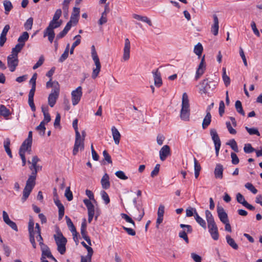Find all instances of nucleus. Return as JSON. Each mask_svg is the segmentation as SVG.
<instances>
[{"label":"nucleus","mask_w":262,"mask_h":262,"mask_svg":"<svg viewBox=\"0 0 262 262\" xmlns=\"http://www.w3.org/2000/svg\"><path fill=\"white\" fill-rule=\"evenodd\" d=\"M62 24V20L57 21L51 20L48 26L45 30L43 32V37H48V40L50 43H52L54 38H55V32L54 29L59 27Z\"/></svg>","instance_id":"2"},{"label":"nucleus","mask_w":262,"mask_h":262,"mask_svg":"<svg viewBox=\"0 0 262 262\" xmlns=\"http://www.w3.org/2000/svg\"><path fill=\"white\" fill-rule=\"evenodd\" d=\"M194 219L196 222L204 229H206V224L202 217H201L197 213L196 209H194Z\"/></svg>","instance_id":"27"},{"label":"nucleus","mask_w":262,"mask_h":262,"mask_svg":"<svg viewBox=\"0 0 262 262\" xmlns=\"http://www.w3.org/2000/svg\"><path fill=\"white\" fill-rule=\"evenodd\" d=\"M10 140L9 138H6L4 142V146L6 152L10 158H12V155L10 148Z\"/></svg>","instance_id":"29"},{"label":"nucleus","mask_w":262,"mask_h":262,"mask_svg":"<svg viewBox=\"0 0 262 262\" xmlns=\"http://www.w3.org/2000/svg\"><path fill=\"white\" fill-rule=\"evenodd\" d=\"M54 202L58 208V217L59 220H61L64 215V207L58 199V197L54 198Z\"/></svg>","instance_id":"16"},{"label":"nucleus","mask_w":262,"mask_h":262,"mask_svg":"<svg viewBox=\"0 0 262 262\" xmlns=\"http://www.w3.org/2000/svg\"><path fill=\"white\" fill-rule=\"evenodd\" d=\"M211 121V115L210 113H208L206 114L205 118L203 119L202 122V128L203 129H206L210 124Z\"/></svg>","instance_id":"26"},{"label":"nucleus","mask_w":262,"mask_h":262,"mask_svg":"<svg viewBox=\"0 0 262 262\" xmlns=\"http://www.w3.org/2000/svg\"><path fill=\"white\" fill-rule=\"evenodd\" d=\"M111 130L115 143L116 145H118L120 142L121 135L118 129L115 126L112 127Z\"/></svg>","instance_id":"21"},{"label":"nucleus","mask_w":262,"mask_h":262,"mask_svg":"<svg viewBox=\"0 0 262 262\" xmlns=\"http://www.w3.org/2000/svg\"><path fill=\"white\" fill-rule=\"evenodd\" d=\"M57 85L58 86V88L60 90V88H59V84L58 83V82L56 81H54L53 82H52V78H51L50 79V80L49 81H48L46 83V87L47 88H51V87H53V90H55V88L56 87V86Z\"/></svg>","instance_id":"51"},{"label":"nucleus","mask_w":262,"mask_h":262,"mask_svg":"<svg viewBox=\"0 0 262 262\" xmlns=\"http://www.w3.org/2000/svg\"><path fill=\"white\" fill-rule=\"evenodd\" d=\"M40 161L39 159L37 156H33L31 161H28V163L31 164V165L30 166V169L32 170V167H34L35 166H37L38 162Z\"/></svg>","instance_id":"47"},{"label":"nucleus","mask_w":262,"mask_h":262,"mask_svg":"<svg viewBox=\"0 0 262 262\" xmlns=\"http://www.w3.org/2000/svg\"><path fill=\"white\" fill-rule=\"evenodd\" d=\"M223 80L224 84L226 86H228L230 83V77L226 74V70L225 68H223Z\"/></svg>","instance_id":"37"},{"label":"nucleus","mask_w":262,"mask_h":262,"mask_svg":"<svg viewBox=\"0 0 262 262\" xmlns=\"http://www.w3.org/2000/svg\"><path fill=\"white\" fill-rule=\"evenodd\" d=\"M217 212L220 221L223 223L229 221L228 215L222 207L217 206Z\"/></svg>","instance_id":"15"},{"label":"nucleus","mask_w":262,"mask_h":262,"mask_svg":"<svg viewBox=\"0 0 262 262\" xmlns=\"http://www.w3.org/2000/svg\"><path fill=\"white\" fill-rule=\"evenodd\" d=\"M32 189L33 188L25 186L23 191V195L21 198L23 202H25L28 198Z\"/></svg>","instance_id":"34"},{"label":"nucleus","mask_w":262,"mask_h":262,"mask_svg":"<svg viewBox=\"0 0 262 262\" xmlns=\"http://www.w3.org/2000/svg\"><path fill=\"white\" fill-rule=\"evenodd\" d=\"M33 23V19L32 17L29 18L24 24L25 29L27 30H30L32 29Z\"/></svg>","instance_id":"43"},{"label":"nucleus","mask_w":262,"mask_h":262,"mask_svg":"<svg viewBox=\"0 0 262 262\" xmlns=\"http://www.w3.org/2000/svg\"><path fill=\"white\" fill-rule=\"evenodd\" d=\"M42 251L41 256L43 257H47L48 258L53 257V255L51 254V252L47 246H45L44 247H42L41 248Z\"/></svg>","instance_id":"33"},{"label":"nucleus","mask_w":262,"mask_h":262,"mask_svg":"<svg viewBox=\"0 0 262 262\" xmlns=\"http://www.w3.org/2000/svg\"><path fill=\"white\" fill-rule=\"evenodd\" d=\"M69 47H70V45L68 44L63 53L61 55L60 58L59 59V61L60 62H62L68 57L69 52Z\"/></svg>","instance_id":"42"},{"label":"nucleus","mask_w":262,"mask_h":262,"mask_svg":"<svg viewBox=\"0 0 262 262\" xmlns=\"http://www.w3.org/2000/svg\"><path fill=\"white\" fill-rule=\"evenodd\" d=\"M121 216L122 218L124 220H125V221L127 223H129L131 224L132 225L133 227H136L135 223L134 221L128 215H127L126 214H125V213H121Z\"/></svg>","instance_id":"44"},{"label":"nucleus","mask_w":262,"mask_h":262,"mask_svg":"<svg viewBox=\"0 0 262 262\" xmlns=\"http://www.w3.org/2000/svg\"><path fill=\"white\" fill-rule=\"evenodd\" d=\"M187 232H186L185 231H182L179 233V236L180 238H183L185 241V242H186V244H188L189 243V239H188V236L187 235Z\"/></svg>","instance_id":"57"},{"label":"nucleus","mask_w":262,"mask_h":262,"mask_svg":"<svg viewBox=\"0 0 262 262\" xmlns=\"http://www.w3.org/2000/svg\"><path fill=\"white\" fill-rule=\"evenodd\" d=\"M226 127L228 129V130L230 134H231L232 135H235L236 134V130L232 127L231 124L230 122H228V121L226 122Z\"/></svg>","instance_id":"62"},{"label":"nucleus","mask_w":262,"mask_h":262,"mask_svg":"<svg viewBox=\"0 0 262 262\" xmlns=\"http://www.w3.org/2000/svg\"><path fill=\"white\" fill-rule=\"evenodd\" d=\"M91 54L92 59L96 66V68L93 69L92 74V78L95 79L98 76L100 71L101 64L95 46L94 45H93L91 47Z\"/></svg>","instance_id":"5"},{"label":"nucleus","mask_w":262,"mask_h":262,"mask_svg":"<svg viewBox=\"0 0 262 262\" xmlns=\"http://www.w3.org/2000/svg\"><path fill=\"white\" fill-rule=\"evenodd\" d=\"M122 228L128 235L132 236H134L136 235V231L133 229L124 226H123Z\"/></svg>","instance_id":"64"},{"label":"nucleus","mask_w":262,"mask_h":262,"mask_svg":"<svg viewBox=\"0 0 262 262\" xmlns=\"http://www.w3.org/2000/svg\"><path fill=\"white\" fill-rule=\"evenodd\" d=\"M36 129L39 132V134L40 136H43L46 130L45 124H44V122H41L39 125L36 127Z\"/></svg>","instance_id":"38"},{"label":"nucleus","mask_w":262,"mask_h":262,"mask_svg":"<svg viewBox=\"0 0 262 262\" xmlns=\"http://www.w3.org/2000/svg\"><path fill=\"white\" fill-rule=\"evenodd\" d=\"M74 38H76V40L73 43L71 50H70V54H72L74 52V48L80 44L81 40V36L80 35H77L74 37Z\"/></svg>","instance_id":"36"},{"label":"nucleus","mask_w":262,"mask_h":262,"mask_svg":"<svg viewBox=\"0 0 262 262\" xmlns=\"http://www.w3.org/2000/svg\"><path fill=\"white\" fill-rule=\"evenodd\" d=\"M226 239L228 244L231 246L233 249L237 250L238 248L237 244L235 243V241L231 238L229 235H227L226 236Z\"/></svg>","instance_id":"31"},{"label":"nucleus","mask_w":262,"mask_h":262,"mask_svg":"<svg viewBox=\"0 0 262 262\" xmlns=\"http://www.w3.org/2000/svg\"><path fill=\"white\" fill-rule=\"evenodd\" d=\"M36 177L35 176H34L33 174H31L28 179L27 180L26 182V186L27 187H30L31 188H33L35 185V180H36Z\"/></svg>","instance_id":"30"},{"label":"nucleus","mask_w":262,"mask_h":262,"mask_svg":"<svg viewBox=\"0 0 262 262\" xmlns=\"http://www.w3.org/2000/svg\"><path fill=\"white\" fill-rule=\"evenodd\" d=\"M54 238L57 246L58 251L61 254H63L66 251L67 240L58 228L56 231V234L54 235Z\"/></svg>","instance_id":"4"},{"label":"nucleus","mask_w":262,"mask_h":262,"mask_svg":"<svg viewBox=\"0 0 262 262\" xmlns=\"http://www.w3.org/2000/svg\"><path fill=\"white\" fill-rule=\"evenodd\" d=\"M0 115L5 117H7L10 115V112L5 105H1L0 106Z\"/></svg>","instance_id":"40"},{"label":"nucleus","mask_w":262,"mask_h":262,"mask_svg":"<svg viewBox=\"0 0 262 262\" xmlns=\"http://www.w3.org/2000/svg\"><path fill=\"white\" fill-rule=\"evenodd\" d=\"M227 144L230 145L231 148L236 152H238V148L237 145V143L234 139H232L229 141L228 143H227Z\"/></svg>","instance_id":"46"},{"label":"nucleus","mask_w":262,"mask_h":262,"mask_svg":"<svg viewBox=\"0 0 262 262\" xmlns=\"http://www.w3.org/2000/svg\"><path fill=\"white\" fill-rule=\"evenodd\" d=\"M32 189L33 188L25 186L23 191V195L21 198L23 202H25L28 198Z\"/></svg>","instance_id":"35"},{"label":"nucleus","mask_w":262,"mask_h":262,"mask_svg":"<svg viewBox=\"0 0 262 262\" xmlns=\"http://www.w3.org/2000/svg\"><path fill=\"white\" fill-rule=\"evenodd\" d=\"M203 48L202 44L198 43L194 47V52L200 57L202 53Z\"/></svg>","instance_id":"41"},{"label":"nucleus","mask_w":262,"mask_h":262,"mask_svg":"<svg viewBox=\"0 0 262 262\" xmlns=\"http://www.w3.org/2000/svg\"><path fill=\"white\" fill-rule=\"evenodd\" d=\"M214 176L216 179H222L223 177V166L221 164H217L214 169Z\"/></svg>","instance_id":"19"},{"label":"nucleus","mask_w":262,"mask_h":262,"mask_svg":"<svg viewBox=\"0 0 262 262\" xmlns=\"http://www.w3.org/2000/svg\"><path fill=\"white\" fill-rule=\"evenodd\" d=\"M71 95L72 104L73 105H76L80 101L82 95L81 86H79L76 90L73 91Z\"/></svg>","instance_id":"10"},{"label":"nucleus","mask_w":262,"mask_h":262,"mask_svg":"<svg viewBox=\"0 0 262 262\" xmlns=\"http://www.w3.org/2000/svg\"><path fill=\"white\" fill-rule=\"evenodd\" d=\"M36 88H31L29 93V98H28V103L29 106H30L32 111L34 112L36 110L35 106L34 103V99L33 97L34 96Z\"/></svg>","instance_id":"17"},{"label":"nucleus","mask_w":262,"mask_h":262,"mask_svg":"<svg viewBox=\"0 0 262 262\" xmlns=\"http://www.w3.org/2000/svg\"><path fill=\"white\" fill-rule=\"evenodd\" d=\"M83 203L87 207L88 214H93L95 213V208L94 206L91 202L90 200L89 199H84L83 200Z\"/></svg>","instance_id":"25"},{"label":"nucleus","mask_w":262,"mask_h":262,"mask_svg":"<svg viewBox=\"0 0 262 262\" xmlns=\"http://www.w3.org/2000/svg\"><path fill=\"white\" fill-rule=\"evenodd\" d=\"M235 107L236 111L241 114L242 116H245V113L243 109L242 104L239 100H237L235 102Z\"/></svg>","instance_id":"39"},{"label":"nucleus","mask_w":262,"mask_h":262,"mask_svg":"<svg viewBox=\"0 0 262 262\" xmlns=\"http://www.w3.org/2000/svg\"><path fill=\"white\" fill-rule=\"evenodd\" d=\"M62 11L60 9H57L53 15V18L52 20L60 21L59 18L61 16Z\"/></svg>","instance_id":"55"},{"label":"nucleus","mask_w":262,"mask_h":262,"mask_svg":"<svg viewBox=\"0 0 262 262\" xmlns=\"http://www.w3.org/2000/svg\"><path fill=\"white\" fill-rule=\"evenodd\" d=\"M244 150L245 152L247 154H250L255 151V149L252 147V145L250 143L246 144L244 147Z\"/></svg>","instance_id":"52"},{"label":"nucleus","mask_w":262,"mask_h":262,"mask_svg":"<svg viewBox=\"0 0 262 262\" xmlns=\"http://www.w3.org/2000/svg\"><path fill=\"white\" fill-rule=\"evenodd\" d=\"M205 216L207 222L208 228L211 237L215 241L219 238L218 228L214 220V218L211 212L208 210L205 211Z\"/></svg>","instance_id":"1"},{"label":"nucleus","mask_w":262,"mask_h":262,"mask_svg":"<svg viewBox=\"0 0 262 262\" xmlns=\"http://www.w3.org/2000/svg\"><path fill=\"white\" fill-rule=\"evenodd\" d=\"M190 105L188 96L186 93L182 95V108L180 112V118L182 120L187 121L189 120Z\"/></svg>","instance_id":"3"},{"label":"nucleus","mask_w":262,"mask_h":262,"mask_svg":"<svg viewBox=\"0 0 262 262\" xmlns=\"http://www.w3.org/2000/svg\"><path fill=\"white\" fill-rule=\"evenodd\" d=\"M56 86L55 90H52L48 97V104L51 107L55 105L59 95L60 90L58 88L57 85Z\"/></svg>","instance_id":"9"},{"label":"nucleus","mask_w":262,"mask_h":262,"mask_svg":"<svg viewBox=\"0 0 262 262\" xmlns=\"http://www.w3.org/2000/svg\"><path fill=\"white\" fill-rule=\"evenodd\" d=\"M130 42L128 38L125 39L123 48L122 59L124 61H127L130 58Z\"/></svg>","instance_id":"12"},{"label":"nucleus","mask_w":262,"mask_h":262,"mask_svg":"<svg viewBox=\"0 0 262 262\" xmlns=\"http://www.w3.org/2000/svg\"><path fill=\"white\" fill-rule=\"evenodd\" d=\"M245 129L250 135H256L258 136H260V133L256 128H249L246 126Z\"/></svg>","instance_id":"45"},{"label":"nucleus","mask_w":262,"mask_h":262,"mask_svg":"<svg viewBox=\"0 0 262 262\" xmlns=\"http://www.w3.org/2000/svg\"><path fill=\"white\" fill-rule=\"evenodd\" d=\"M236 200L237 202L242 204L243 206L244 205L245 203L247 202L243 195L240 193H238L236 194Z\"/></svg>","instance_id":"60"},{"label":"nucleus","mask_w":262,"mask_h":262,"mask_svg":"<svg viewBox=\"0 0 262 262\" xmlns=\"http://www.w3.org/2000/svg\"><path fill=\"white\" fill-rule=\"evenodd\" d=\"M154 78L155 85L157 87H160L162 84V79L161 78V74L159 72L158 69L152 72Z\"/></svg>","instance_id":"20"},{"label":"nucleus","mask_w":262,"mask_h":262,"mask_svg":"<svg viewBox=\"0 0 262 262\" xmlns=\"http://www.w3.org/2000/svg\"><path fill=\"white\" fill-rule=\"evenodd\" d=\"M24 47L21 43L16 44L15 47L12 48L10 55L18 57V53L20 52Z\"/></svg>","instance_id":"28"},{"label":"nucleus","mask_w":262,"mask_h":262,"mask_svg":"<svg viewBox=\"0 0 262 262\" xmlns=\"http://www.w3.org/2000/svg\"><path fill=\"white\" fill-rule=\"evenodd\" d=\"M64 195L69 201H71V200H72L73 194L70 190V187H68L66 188Z\"/></svg>","instance_id":"56"},{"label":"nucleus","mask_w":262,"mask_h":262,"mask_svg":"<svg viewBox=\"0 0 262 262\" xmlns=\"http://www.w3.org/2000/svg\"><path fill=\"white\" fill-rule=\"evenodd\" d=\"M245 187L251 192H252L253 194H256L257 192V190L251 183H247L245 185Z\"/></svg>","instance_id":"54"},{"label":"nucleus","mask_w":262,"mask_h":262,"mask_svg":"<svg viewBox=\"0 0 262 262\" xmlns=\"http://www.w3.org/2000/svg\"><path fill=\"white\" fill-rule=\"evenodd\" d=\"M101 195L102 199L104 201L105 204H108L110 202V200L107 193L105 191H102L101 192Z\"/></svg>","instance_id":"58"},{"label":"nucleus","mask_w":262,"mask_h":262,"mask_svg":"<svg viewBox=\"0 0 262 262\" xmlns=\"http://www.w3.org/2000/svg\"><path fill=\"white\" fill-rule=\"evenodd\" d=\"M231 158L232 159V163L234 165H236L239 163V159L235 153L231 152Z\"/></svg>","instance_id":"63"},{"label":"nucleus","mask_w":262,"mask_h":262,"mask_svg":"<svg viewBox=\"0 0 262 262\" xmlns=\"http://www.w3.org/2000/svg\"><path fill=\"white\" fill-rule=\"evenodd\" d=\"M101 184L103 189H107L110 187L109 177L107 173H105L101 180Z\"/></svg>","instance_id":"23"},{"label":"nucleus","mask_w":262,"mask_h":262,"mask_svg":"<svg viewBox=\"0 0 262 262\" xmlns=\"http://www.w3.org/2000/svg\"><path fill=\"white\" fill-rule=\"evenodd\" d=\"M29 37V35L28 33L27 32H24L18 38V43H21L24 46L25 42L28 40Z\"/></svg>","instance_id":"32"},{"label":"nucleus","mask_w":262,"mask_h":262,"mask_svg":"<svg viewBox=\"0 0 262 262\" xmlns=\"http://www.w3.org/2000/svg\"><path fill=\"white\" fill-rule=\"evenodd\" d=\"M206 68L205 55L203 56L196 72L195 79L198 80L204 73Z\"/></svg>","instance_id":"13"},{"label":"nucleus","mask_w":262,"mask_h":262,"mask_svg":"<svg viewBox=\"0 0 262 262\" xmlns=\"http://www.w3.org/2000/svg\"><path fill=\"white\" fill-rule=\"evenodd\" d=\"M200 84L202 88L200 89L201 93L206 94L209 91H212L216 88L217 82L214 80H209L206 78L204 79Z\"/></svg>","instance_id":"6"},{"label":"nucleus","mask_w":262,"mask_h":262,"mask_svg":"<svg viewBox=\"0 0 262 262\" xmlns=\"http://www.w3.org/2000/svg\"><path fill=\"white\" fill-rule=\"evenodd\" d=\"M133 17L137 20L147 23L149 26H152L151 21L147 16L134 14Z\"/></svg>","instance_id":"22"},{"label":"nucleus","mask_w":262,"mask_h":262,"mask_svg":"<svg viewBox=\"0 0 262 262\" xmlns=\"http://www.w3.org/2000/svg\"><path fill=\"white\" fill-rule=\"evenodd\" d=\"M107 21V13L105 12H103L101 14V16L98 21V24L99 25H102L105 24Z\"/></svg>","instance_id":"50"},{"label":"nucleus","mask_w":262,"mask_h":262,"mask_svg":"<svg viewBox=\"0 0 262 262\" xmlns=\"http://www.w3.org/2000/svg\"><path fill=\"white\" fill-rule=\"evenodd\" d=\"M32 143L30 142V144H29L28 142H26V140H25L23 143H22L19 150V154H25V151H28L29 152H30L31 151V148Z\"/></svg>","instance_id":"24"},{"label":"nucleus","mask_w":262,"mask_h":262,"mask_svg":"<svg viewBox=\"0 0 262 262\" xmlns=\"http://www.w3.org/2000/svg\"><path fill=\"white\" fill-rule=\"evenodd\" d=\"M210 134L214 144L216 155L218 156L221 145L220 139L215 129L211 128L210 130Z\"/></svg>","instance_id":"8"},{"label":"nucleus","mask_w":262,"mask_h":262,"mask_svg":"<svg viewBox=\"0 0 262 262\" xmlns=\"http://www.w3.org/2000/svg\"><path fill=\"white\" fill-rule=\"evenodd\" d=\"M7 64L12 72H14L18 64V57L9 55L7 57Z\"/></svg>","instance_id":"11"},{"label":"nucleus","mask_w":262,"mask_h":262,"mask_svg":"<svg viewBox=\"0 0 262 262\" xmlns=\"http://www.w3.org/2000/svg\"><path fill=\"white\" fill-rule=\"evenodd\" d=\"M115 175L121 180H126L128 179V177L125 175V173L121 170L117 171L115 172Z\"/></svg>","instance_id":"53"},{"label":"nucleus","mask_w":262,"mask_h":262,"mask_svg":"<svg viewBox=\"0 0 262 262\" xmlns=\"http://www.w3.org/2000/svg\"><path fill=\"white\" fill-rule=\"evenodd\" d=\"M160 158L162 161L165 160L166 158L170 155V149L168 145H164L159 151Z\"/></svg>","instance_id":"14"},{"label":"nucleus","mask_w":262,"mask_h":262,"mask_svg":"<svg viewBox=\"0 0 262 262\" xmlns=\"http://www.w3.org/2000/svg\"><path fill=\"white\" fill-rule=\"evenodd\" d=\"M65 218H66V221H67V226L69 227L71 232L75 231L76 228L75 227L71 220L68 216H66Z\"/></svg>","instance_id":"49"},{"label":"nucleus","mask_w":262,"mask_h":262,"mask_svg":"<svg viewBox=\"0 0 262 262\" xmlns=\"http://www.w3.org/2000/svg\"><path fill=\"white\" fill-rule=\"evenodd\" d=\"M44 61V58L42 55L40 56L38 61L33 67V69L35 70L41 66Z\"/></svg>","instance_id":"61"},{"label":"nucleus","mask_w":262,"mask_h":262,"mask_svg":"<svg viewBox=\"0 0 262 262\" xmlns=\"http://www.w3.org/2000/svg\"><path fill=\"white\" fill-rule=\"evenodd\" d=\"M213 24L211 27V32L215 36L218 34L219 25V19L216 14L213 15Z\"/></svg>","instance_id":"18"},{"label":"nucleus","mask_w":262,"mask_h":262,"mask_svg":"<svg viewBox=\"0 0 262 262\" xmlns=\"http://www.w3.org/2000/svg\"><path fill=\"white\" fill-rule=\"evenodd\" d=\"M251 29L254 33V34L257 37H259L260 33H259L258 30L256 28V25L254 21H252L251 22Z\"/></svg>","instance_id":"59"},{"label":"nucleus","mask_w":262,"mask_h":262,"mask_svg":"<svg viewBox=\"0 0 262 262\" xmlns=\"http://www.w3.org/2000/svg\"><path fill=\"white\" fill-rule=\"evenodd\" d=\"M4 6L5 8L6 13L9 12L13 7L11 2L7 0L4 1Z\"/></svg>","instance_id":"48"},{"label":"nucleus","mask_w":262,"mask_h":262,"mask_svg":"<svg viewBox=\"0 0 262 262\" xmlns=\"http://www.w3.org/2000/svg\"><path fill=\"white\" fill-rule=\"evenodd\" d=\"M84 140L83 138H81V135H75V141L73 150V155H76L79 150L82 151L84 148Z\"/></svg>","instance_id":"7"}]
</instances>
